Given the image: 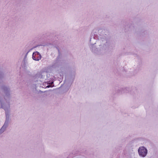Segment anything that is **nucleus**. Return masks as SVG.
<instances>
[{"instance_id": "f257e3e1", "label": "nucleus", "mask_w": 158, "mask_h": 158, "mask_svg": "<svg viewBox=\"0 0 158 158\" xmlns=\"http://www.w3.org/2000/svg\"><path fill=\"white\" fill-rule=\"evenodd\" d=\"M138 151L139 155L143 157L145 156L147 152V150L144 147H140Z\"/></svg>"}, {"instance_id": "f03ea898", "label": "nucleus", "mask_w": 158, "mask_h": 158, "mask_svg": "<svg viewBox=\"0 0 158 158\" xmlns=\"http://www.w3.org/2000/svg\"><path fill=\"white\" fill-rule=\"evenodd\" d=\"M41 57V55L37 52H34L32 54V58L34 60L38 61L40 60Z\"/></svg>"}, {"instance_id": "7ed1b4c3", "label": "nucleus", "mask_w": 158, "mask_h": 158, "mask_svg": "<svg viewBox=\"0 0 158 158\" xmlns=\"http://www.w3.org/2000/svg\"><path fill=\"white\" fill-rule=\"evenodd\" d=\"M3 127H2V129H1V130H2V128H3Z\"/></svg>"}]
</instances>
